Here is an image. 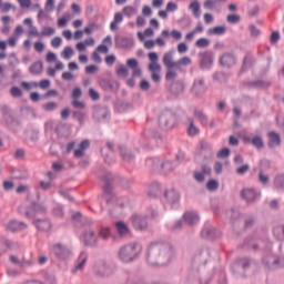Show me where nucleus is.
I'll return each instance as SVG.
<instances>
[{
	"label": "nucleus",
	"mask_w": 284,
	"mask_h": 284,
	"mask_svg": "<svg viewBox=\"0 0 284 284\" xmlns=\"http://www.w3.org/2000/svg\"><path fill=\"white\" fill-rule=\"evenodd\" d=\"M141 245L133 243L128 244L120 248L119 251V258L123 263H132L135 258H139V254H141Z\"/></svg>",
	"instance_id": "1"
},
{
	"label": "nucleus",
	"mask_w": 284,
	"mask_h": 284,
	"mask_svg": "<svg viewBox=\"0 0 284 284\" xmlns=\"http://www.w3.org/2000/svg\"><path fill=\"white\" fill-rule=\"evenodd\" d=\"M149 63V71L151 72V79L155 83L161 81V64H159V54L156 52H150L148 54Z\"/></svg>",
	"instance_id": "2"
},
{
	"label": "nucleus",
	"mask_w": 284,
	"mask_h": 284,
	"mask_svg": "<svg viewBox=\"0 0 284 284\" xmlns=\"http://www.w3.org/2000/svg\"><path fill=\"white\" fill-rule=\"evenodd\" d=\"M161 250H163V245L160 244H151L149 246L146 261L150 265H163V261H159Z\"/></svg>",
	"instance_id": "3"
},
{
	"label": "nucleus",
	"mask_w": 284,
	"mask_h": 284,
	"mask_svg": "<svg viewBox=\"0 0 284 284\" xmlns=\"http://www.w3.org/2000/svg\"><path fill=\"white\" fill-rule=\"evenodd\" d=\"M126 68L132 70L133 78L143 77V71L139 67V61L134 58L126 60Z\"/></svg>",
	"instance_id": "4"
},
{
	"label": "nucleus",
	"mask_w": 284,
	"mask_h": 284,
	"mask_svg": "<svg viewBox=\"0 0 284 284\" xmlns=\"http://www.w3.org/2000/svg\"><path fill=\"white\" fill-rule=\"evenodd\" d=\"M162 63L165 65V68H176V61H174V50L164 53Z\"/></svg>",
	"instance_id": "5"
},
{
	"label": "nucleus",
	"mask_w": 284,
	"mask_h": 284,
	"mask_svg": "<svg viewBox=\"0 0 284 284\" xmlns=\"http://www.w3.org/2000/svg\"><path fill=\"white\" fill-rule=\"evenodd\" d=\"M142 43L145 50H152L154 45H159V48H165V40H163V38H156L155 40H144Z\"/></svg>",
	"instance_id": "6"
},
{
	"label": "nucleus",
	"mask_w": 284,
	"mask_h": 284,
	"mask_svg": "<svg viewBox=\"0 0 284 284\" xmlns=\"http://www.w3.org/2000/svg\"><path fill=\"white\" fill-rule=\"evenodd\" d=\"M261 196V193H257L253 189H244L242 191V197L247 201V203H252V201H256Z\"/></svg>",
	"instance_id": "7"
},
{
	"label": "nucleus",
	"mask_w": 284,
	"mask_h": 284,
	"mask_svg": "<svg viewBox=\"0 0 284 284\" xmlns=\"http://www.w3.org/2000/svg\"><path fill=\"white\" fill-rule=\"evenodd\" d=\"M23 24L28 26V37H39L41 38V32H39V29L34 27V23L32 22V19L26 18L23 20Z\"/></svg>",
	"instance_id": "8"
},
{
	"label": "nucleus",
	"mask_w": 284,
	"mask_h": 284,
	"mask_svg": "<svg viewBox=\"0 0 284 284\" xmlns=\"http://www.w3.org/2000/svg\"><path fill=\"white\" fill-rule=\"evenodd\" d=\"M33 224L40 232H48L52 229V223L49 220H36Z\"/></svg>",
	"instance_id": "9"
},
{
	"label": "nucleus",
	"mask_w": 284,
	"mask_h": 284,
	"mask_svg": "<svg viewBox=\"0 0 284 284\" xmlns=\"http://www.w3.org/2000/svg\"><path fill=\"white\" fill-rule=\"evenodd\" d=\"M83 243L84 245H97V234H94V231L89 230L83 235Z\"/></svg>",
	"instance_id": "10"
},
{
	"label": "nucleus",
	"mask_w": 284,
	"mask_h": 284,
	"mask_svg": "<svg viewBox=\"0 0 284 284\" xmlns=\"http://www.w3.org/2000/svg\"><path fill=\"white\" fill-rule=\"evenodd\" d=\"M220 63L224 68H232V65H234V63H236V58H234V55H232L230 53H225L224 55L221 57Z\"/></svg>",
	"instance_id": "11"
},
{
	"label": "nucleus",
	"mask_w": 284,
	"mask_h": 284,
	"mask_svg": "<svg viewBox=\"0 0 284 284\" xmlns=\"http://www.w3.org/2000/svg\"><path fill=\"white\" fill-rule=\"evenodd\" d=\"M88 148H90V140H83L80 143L79 149L74 151L75 159H81L82 156H84L85 150H88Z\"/></svg>",
	"instance_id": "12"
},
{
	"label": "nucleus",
	"mask_w": 284,
	"mask_h": 284,
	"mask_svg": "<svg viewBox=\"0 0 284 284\" xmlns=\"http://www.w3.org/2000/svg\"><path fill=\"white\" fill-rule=\"evenodd\" d=\"M132 223H133V226L135 227V230H145V227H148V222L139 216V215H133L132 216Z\"/></svg>",
	"instance_id": "13"
},
{
	"label": "nucleus",
	"mask_w": 284,
	"mask_h": 284,
	"mask_svg": "<svg viewBox=\"0 0 284 284\" xmlns=\"http://www.w3.org/2000/svg\"><path fill=\"white\" fill-rule=\"evenodd\" d=\"M201 59L202 68H210V65H212L214 61V55L212 54V52H204L201 54Z\"/></svg>",
	"instance_id": "14"
},
{
	"label": "nucleus",
	"mask_w": 284,
	"mask_h": 284,
	"mask_svg": "<svg viewBox=\"0 0 284 284\" xmlns=\"http://www.w3.org/2000/svg\"><path fill=\"white\" fill-rule=\"evenodd\" d=\"M45 213V206L41 204H33L30 211L26 212V216H36V214Z\"/></svg>",
	"instance_id": "15"
},
{
	"label": "nucleus",
	"mask_w": 284,
	"mask_h": 284,
	"mask_svg": "<svg viewBox=\"0 0 284 284\" xmlns=\"http://www.w3.org/2000/svg\"><path fill=\"white\" fill-rule=\"evenodd\" d=\"M244 143H252V145H254V148H256L257 150H261V148H263V138L262 136H254V138H244Z\"/></svg>",
	"instance_id": "16"
},
{
	"label": "nucleus",
	"mask_w": 284,
	"mask_h": 284,
	"mask_svg": "<svg viewBox=\"0 0 284 284\" xmlns=\"http://www.w3.org/2000/svg\"><path fill=\"white\" fill-rule=\"evenodd\" d=\"M268 145L270 148H276V145H281V135L276 132L268 133Z\"/></svg>",
	"instance_id": "17"
},
{
	"label": "nucleus",
	"mask_w": 284,
	"mask_h": 284,
	"mask_svg": "<svg viewBox=\"0 0 284 284\" xmlns=\"http://www.w3.org/2000/svg\"><path fill=\"white\" fill-rule=\"evenodd\" d=\"M26 227H28V225H26V223L18 222V221H11L8 224V230H10L11 232H19V230H23Z\"/></svg>",
	"instance_id": "18"
},
{
	"label": "nucleus",
	"mask_w": 284,
	"mask_h": 284,
	"mask_svg": "<svg viewBox=\"0 0 284 284\" xmlns=\"http://www.w3.org/2000/svg\"><path fill=\"white\" fill-rule=\"evenodd\" d=\"M189 9L191 10L193 17H195V19H199V17H201V4L199 3V1H193L190 3Z\"/></svg>",
	"instance_id": "19"
},
{
	"label": "nucleus",
	"mask_w": 284,
	"mask_h": 284,
	"mask_svg": "<svg viewBox=\"0 0 284 284\" xmlns=\"http://www.w3.org/2000/svg\"><path fill=\"white\" fill-rule=\"evenodd\" d=\"M184 221L189 225H194L199 221V215L196 213H194V212H186L184 214Z\"/></svg>",
	"instance_id": "20"
},
{
	"label": "nucleus",
	"mask_w": 284,
	"mask_h": 284,
	"mask_svg": "<svg viewBox=\"0 0 284 284\" xmlns=\"http://www.w3.org/2000/svg\"><path fill=\"white\" fill-rule=\"evenodd\" d=\"M225 32H227V28H225V26H219V27H214L209 29L207 34H213V36H221V34H225Z\"/></svg>",
	"instance_id": "21"
},
{
	"label": "nucleus",
	"mask_w": 284,
	"mask_h": 284,
	"mask_svg": "<svg viewBox=\"0 0 284 284\" xmlns=\"http://www.w3.org/2000/svg\"><path fill=\"white\" fill-rule=\"evenodd\" d=\"M186 65H192V59L190 57H183L175 61V68L181 70V68H185Z\"/></svg>",
	"instance_id": "22"
},
{
	"label": "nucleus",
	"mask_w": 284,
	"mask_h": 284,
	"mask_svg": "<svg viewBox=\"0 0 284 284\" xmlns=\"http://www.w3.org/2000/svg\"><path fill=\"white\" fill-rule=\"evenodd\" d=\"M194 94H201V92H205V82L203 80H196L193 84Z\"/></svg>",
	"instance_id": "23"
},
{
	"label": "nucleus",
	"mask_w": 284,
	"mask_h": 284,
	"mask_svg": "<svg viewBox=\"0 0 284 284\" xmlns=\"http://www.w3.org/2000/svg\"><path fill=\"white\" fill-rule=\"evenodd\" d=\"M115 229H116V232L121 236H125V234H128V232H130V229H128V224L124 223V222H116L115 223Z\"/></svg>",
	"instance_id": "24"
},
{
	"label": "nucleus",
	"mask_w": 284,
	"mask_h": 284,
	"mask_svg": "<svg viewBox=\"0 0 284 284\" xmlns=\"http://www.w3.org/2000/svg\"><path fill=\"white\" fill-rule=\"evenodd\" d=\"M146 37H149V38L154 37V29L148 28L144 30V32H141V31L138 32V39L140 41H145Z\"/></svg>",
	"instance_id": "25"
},
{
	"label": "nucleus",
	"mask_w": 284,
	"mask_h": 284,
	"mask_svg": "<svg viewBox=\"0 0 284 284\" xmlns=\"http://www.w3.org/2000/svg\"><path fill=\"white\" fill-rule=\"evenodd\" d=\"M195 119H199L201 125H207V115L203 111L194 110Z\"/></svg>",
	"instance_id": "26"
},
{
	"label": "nucleus",
	"mask_w": 284,
	"mask_h": 284,
	"mask_svg": "<svg viewBox=\"0 0 284 284\" xmlns=\"http://www.w3.org/2000/svg\"><path fill=\"white\" fill-rule=\"evenodd\" d=\"M165 196H166L169 203H176V201H179V199H180L179 192H176L174 190L168 191L165 193Z\"/></svg>",
	"instance_id": "27"
},
{
	"label": "nucleus",
	"mask_w": 284,
	"mask_h": 284,
	"mask_svg": "<svg viewBox=\"0 0 284 284\" xmlns=\"http://www.w3.org/2000/svg\"><path fill=\"white\" fill-rule=\"evenodd\" d=\"M136 12H139V10L136 9V7L132 6H126L122 9V14H124V17H134Z\"/></svg>",
	"instance_id": "28"
},
{
	"label": "nucleus",
	"mask_w": 284,
	"mask_h": 284,
	"mask_svg": "<svg viewBox=\"0 0 284 284\" xmlns=\"http://www.w3.org/2000/svg\"><path fill=\"white\" fill-rule=\"evenodd\" d=\"M30 72L31 74H41V72H43V64L41 62H34L30 67Z\"/></svg>",
	"instance_id": "29"
},
{
	"label": "nucleus",
	"mask_w": 284,
	"mask_h": 284,
	"mask_svg": "<svg viewBox=\"0 0 284 284\" xmlns=\"http://www.w3.org/2000/svg\"><path fill=\"white\" fill-rule=\"evenodd\" d=\"M74 54V49L72 47H64V49L61 52L62 59H72V55Z\"/></svg>",
	"instance_id": "30"
},
{
	"label": "nucleus",
	"mask_w": 284,
	"mask_h": 284,
	"mask_svg": "<svg viewBox=\"0 0 284 284\" xmlns=\"http://www.w3.org/2000/svg\"><path fill=\"white\" fill-rule=\"evenodd\" d=\"M179 77V73H176V70L174 68H168L165 73L166 81H174Z\"/></svg>",
	"instance_id": "31"
},
{
	"label": "nucleus",
	"mask_w": 284,
	"mask_h": 284,
	"mask_svg": "<svg viewBox=\"0 0 284 284\" xmlns=\"http://www.w3.org/2000/svg\"><path fill=\"white\" fill-rule=\"evenodd\" d=\"M190 125L187 129V132L190 134V136H196V134H199V128H196V125H194V120L193 119H189Z\"/></svg>",
	"instance_id": "32"
},
{
	"label": "nucleus",
	"mask_w": 284,
	"mask_h": 284,
	"mask_svg": "<svg viewBox=\"0 0 284 284\" xmlns=\"http://www.w3.org/2000/svg\"><path fill=\"white\" fill-rule=\"evenodd\" d=\"M274 186L277 190H283L284 189V174L276 175L275 181H274Z\"/></svg>",
	"instance_id": "33"
},
{
	"label": "nucleus",
	"mask_w": 284,
	"mask_h": 284,
	"mask_svg": "<svg viewBox=\"0 0 284 284\" xmlns=\"http://www.w3.org/2000/svg\"><path fill=\"white\" fill-rule=\"evenodd\" d=\"M55 30L52 27H44L42 31L40 32V39L43 37H52L54 34Z\"/></svg>",
	"instance_id": "34"
},
{
	"label": "nucleus",
	"mask_w": 284,
	"mask_h": 284,
	"mask_svg": "<svg viewBox=\"0 0 284 284\" xmlns=\"http://www.w3.org/2000/svg\"><path fill=\"white\" fill-rule=\"evenodd\" d=\"M53 252L54 254H57V256H60V257H63L64 254H68V250L63 248L61 244L54 245Z\"/></svg>",
	"instance_id": "35"
},
{
	"label": "nucleus",
	"mask_w": 284,
	"mask_h": 284,
	"mask_svg": "<svg viewBox=\"0 0 284 284\" xmlns=\"http://www.w3.org/2000/svg\"><path fill=\"white\" fill-rule=\"evenodd\" d=\"M57 108H59L57 102H49V103L43 104V110H45V112H54V110H57Z\"/></svg>",
	"instance_id": "36"
},
{
	"label": "nucleus",
	"mask_w": 284,
	"mask_h": 284,
	"mask_svg": "<svg viewBox=\"0 0 284 284\" xmlns=\"http://www.w3.org/2000/svg\"><path fill=\"white\" fill-rule=\"evenodd\" d=\"M196 48H207L210 45V40H207L206 38H200L196 42H195Z\"/></svg>",
	"instance_id": "37"
},
{
	"label": "nucleus",
	"mask_w": 284,
	"mask_h": 284,
	"mask_svg": "<svg viewBox=\"0 0 284 284\" xmlns=\"http://www.w3.org/2000/svg\"><path fill=\"white\" fill-rule=\"evenodd\" d=\"M94 30H99V24L91 23L84 28L83 32H84V34H92V32H94Z\"/></svg>",
	"instance_id": "38"
},
{
	"label": "nucleus",
	"mask_w": 284,
	"mask_h": 284,
	"mask_svg": "<svg viewBox=\"0 0 284 284\" xmlns=\"http://www.w3.org/2000/svg\"><path fill=\"white\" fill-rule=\"evenodd\" d=\"M274 236L278 239L280 241L284 239V227L283 226H277L274 229Z\"/></svg>",
	"instance_id": "39"
},
{
	"label": "nucleus",
	"mask_w": 284,
	"mask_h": 284,
	"mask_svg": "<svg viewBox=\"0 0 284 284\" xmlns=\"http://www.w3.org/2000/svg\"><path fill=\"white\" fill-rule=\"evenodd\" d=\"M88 261V255L85 253H82L80 255V263L75 266V270H83V265H85Z\"/></svg>",
	"instance_id": "40"
},
{
	"label": "nucleus",
	"mask_w": 284,
	"mask_h": 284,
	"mask_svg": "<svg viewBox=\"0 0 284 284\" xmlns=\"http://www.w3.org/2000/svg\"><path fill=\"white\" fill-rule=\"evenodd\" d=\"M10 94L11 97H13L14 99L22 97L23 92L21 91V89H19L18 87H12L10 90Z\"/></svg>",
	"instance_id": "41"
},
{
	"label": "nucleus",
	"mask_w": 284,
	"mask_h": 284,
	"mask_svg": "<svg viewBox=\"0 0 284 284\" xmlns=\"http://www.w3.org/2000/svg\"><path fill=\"white\" fill-rule=\"evenodd\" d=\"M68 21H70V14L63 16L62 18H60L58 20V27L59 28H65V26H68Z\"/></svg>",
	"instance_id": "42"
},
{
	"label": "nucleus",
	"mask_w": 284,
	"mask_h": 284,
	"mask_svg": "<svg viewBox=\"0 0 284 284\" xmlns=\"http://www.w3.org/2000/svg\"><path fill=\"white\" fill-rule=\"evenodd\" d=\"M226 21H227V23H239V21H241V16H239V14H229L226 17Z\"/></svg>",
	"instance_id": "43"
},
{
	"label": "nucleus",
	"mask_w": 284,
	"mask_h": 284,
	"mask_svg": "<svg viewBox=\"0 0 284 284\" xmlns=\"http://www.w3.org/2000/svg\"><path fill=\"white\" fill-rule=\"evenodd\" d=\"M21 88L24 90H32V88H39V83L37 82H21Z\"/></svg>",
	"instance_id": "44"
},
{
	"label": "nucleus",
	"mask_w": 284,
	"mask_h": 284,
	"mask_svg": "<svg viewBox=\"0 0 284 284\" xmlns=\"http://www.w3.org/2000/svg\"><path fill=\"white\" fill-rule=\"evenodd\" d=\"M116 73H118L119 77H128V74H129L130 72L128 71V68H126L125 65L121 64V65L118 68Z\"/></svg>",
	"instance_id": "45"
},
{
	"label": "nucleus",
	"mask_w": 284,
	"mask_h": 284,
	"mask_svg": "<svg viewBox=\"0 0 284 284\" xmlns=\"http://www.w3.org/2000/svg\"><path fill=\"white\" fill-rule=\"evenodd\" d=\"M206 187L211 192H214V190L219 189V182L216 180H211V181L207 182Z\"/></svg>",
	"instance_id": "46"
},
{
	"label": "nucleus",
	"mask_w": 284,
	"mask_h": 284,
	"mask_svg": "<svg viewBox=\"0 0 284 284\" xmlns=\"http://www.w3.org/2000/svg\"><path fill=\"white\" fill-rule=\"evenodd\" d=\"M230 156V149L224 148L217 152V159H227Z\"/></svg>",
	"instance_id": "47"
},
{
	"label": "nucleus",
	"mask_w": 284,
	"mask_h": 284,
	"mask_svg": "<svg viewBox=\"0 0 284 284\" xmlns=\"http://www.w3.org/2000/svg\"><path fill=\"white\" fill-rule=\"evenodd\" d=\"M61 43H63V39H61V37H55L51 40V45L57 49V48H61Z\"/></svg>",
	"instance_id": "48"
},
{
	"label": "nucleus",
	"mask_w": 284,
	"mask_h": 284,
	"mask_svg": "<svg viewBox=\"0 0 284 284\" xmlns=\"http://www.w3.org/2000/svg\"><path fill=\"white\" fill-rule=\"evenodd\" d=\"M170 36L172 37V39H175V41H181V39H183V33H181V31L179 30H172L170 32Z\"/></svg>",
	"instance_id": "49"
},
{
	"label": "nucleus",
	"mask_w": 284,
	"mask_h": 284,
	"mask_svg": "<svg viewBox=\"0 0 284 284\" xmlns=\"http://www.w3.org/2000/svg\"><path fill=\"white\" fill-rule=\"evenodd\" d=\"M165 10L166 12H176V10H179V4L175 2H168Z\"/></svg>",
	"instance_id": "50"
},
{
	"label": "nucleus",
	"mask_w": 284,
	"mask_h": 284,
	"mask_svg": "<svg viewBox=\"0 0 284 284\" xmlns=\"http://www.w3.org/2000/svg\"><path fill=\"white\" fill-rule=\"evenodd\" d=\"M258 181L263 185H267L270 183V176L265 175L263 172L258 174Z\"/></svg>",
	"instance_id": "51"
},
{
	"label": "nucleus",
	"mask_w": 284,
	"mask_h": 284,
	"mask_svg": "<svg viewBox=\"0 0 284 284\" xmlns=\"http://www.w3.org/2000/svg\"><path fill=\"white\" fill-rule=\"evenodd\" d=\"M17 41H19V38L17 36H11L7 43L10 45V48H17Z\"/></svg>",
	"instance_id": "52"
},
{
	"label": "nucleus",
	"mask_w": 284,
	"mask_h": 284,
	"mask_svg": "<svg viewBox=\"0 0 284 284\" xmlns=\"http://www.w3.org/2000/svg\"><path fill=\"white\" fill-rule=\"evenodd\" d=\"M89 97L92 99V101H99L100 99L99 92H97L94 89H89Z\"/></svg>",
	"instance_id": "53"
},
{
	"label": "nucleus",
	"mask_w": 284,
	"mask_h": 284,
	"mask_svg": "<svg viewBox=\"0 0 284 284\" xmlns=\"http://www.w3.org/2000/svg\"><path fill=\"white\" fill-rule=\"evenodd\" d=\"M135 26L138 28H143V26H145V18L143 16H138L135 20Z\"/></svg>",
	"instance_id": "54"
},
{
	"label": "nucleus",
	"mask_w": 284,
	"mask_h": 284,
	"mask_svg": "<svg viewBox=\"0 0 284 284\" xmlns=\"http://www.w3.org/2000/svg\"><path fill=\"white\" fill-rule=\"evenodd\" d=\"M178 52L180 54H185V52H187V44H185L184 42H181L178 44Z\"/></svg>",
	"instance_id": "55"
},
{
	"label": "nucleus",
	"mask_w": 284,
	"mask_h": 284,
	"mask_svg": "<svg viewBox=\"0 0 284 284\" xmlns=\"http://www.w3.org/2000/svg\"><path fill=\"white\" fill-rule=\"evenodd\" d=\"M33 48L36 52H43V50H45V44H43V42H34Z\"/></svg>",
	"instance_id": "56"
},
{
	"label": "nucleus",
	"mask_w": 284,
	"mask_h": 284,
	"mask_svg": "<svg viewBox=\"0 0 284 284\" xmlns=\"http://www.w3.org/2000/svg\"><path fill=\"white\" fill-rule=\"evenodd\" d=\"M105 63L106 65H114L115 61H116V57L115 55H106L105 57Z\"/></svg>",
	"instance_id": "57"
},
{
	"label": "nucleus",
	"mask_w": 284,
	"mask_h": 284,
	"mask_svg": "<svg viewBox=\"0 0 284 284\" xmlns=\"http://www.w3.org/2000/svg\"><path fill=\"white\" fill-rule=\"evenodd\" d=\"M143 17H152V8L150 6H144L142 8Z\"/></svg>",
	"instance_id": "58"
},
{
	"label": "nucleus",
	"mask_w": 284,
	"mask_h": 284,
	"mask_svg": "<svg viewBox=\"0 0 284 284\" xmlns=\"http://www.w3.org/2000/svg\"><path fill=\"white\" fill-rule=\"evenodd\" d=\"M20 8H30L32 6V0H17Z\"/></svg>",
	"instance_id": "59"
},
{
	"label": "nucleus",
	"mask_w": 284,
	"mask_h": 284,
	"mask_svg": "<svg viewBox=\"0 0 284 284\" xmlns=\"http://www.w3.org/2000/svg\"><path fill=\"white\" fill-rule=\"evenodd\" d=\"M97 70H99V67H97L94 64H91V65H88L85 68V73L87 74H94V72H97Z\"/></svg>",
	"instance_id": "60"
},
{
	"label": "nucleus",
	"mask_w": 284,
	"mask_h": 284,
	"mask_svg": "<svg viewBox=\"0 0 284 284\" xmlns=\"http://www.w3.org/2000/svg\"><path fill=\"white\" fill-rule=\"evenodd\" d=\"M48 63H52V61H57V54L52 51L48 52L47 53V57H45Z\"/></svg>",
	"instance_id": "61"
},
{
	"label": "nucleus",
	"mask_w": 284,
	"mask_h": 284,
	"mask_svg": "<svg viewBox=\"0 0 284 284\" xmlns=\"http://www.w3.org/2000/svg\"><path fill=\"white\" fill-rule=\"evenodd\" d=\"M101 239H108L110 236V229L109 227H102L100 231Z\"/></svg>",
	"instance_id": "62"
},
{
	"label": "nucleus",
	"mask_w": 284,
	"mask_h": 284,
	"mask_svg": "<svg viewBox=\"0 0 284 284\" xmlns=\"http://www.w3.org/2000/svg\"><path fill=\"white\" fill-rule=\"evenodd\" d=\"M250 165L244 164L236 169L237 174H245V172H248Z\"/></svg>",
	"instance_id": "63"
},
{
	"label": "nucleus",
	"mask_w": 284,
	"mask_h": 284,
	"mask_svg": "<svg viewBox=\"0 0 284 284\" xmlns=\"http://www.w3.org/2000/svg\"><path fill=\"white\" fill-rule=\"evenodd\" d=\"M81 94H82L81 90L79 88H75L72 91V99L73 100H79Z\"/></svg>",
	"instance_id": "64"
}]
</instances>
